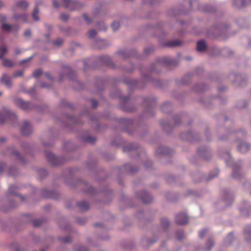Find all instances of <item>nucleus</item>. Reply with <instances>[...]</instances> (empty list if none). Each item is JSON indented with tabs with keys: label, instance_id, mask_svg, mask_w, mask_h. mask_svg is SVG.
Masks as SVG:
<instances>
[{
	"label": "nucleus",
	"instance_id": "obj_1",
	"mask_svg": "<svg viewBox=\"0 0 251 251\" xmlns=\"http://www.w3.org/2000/svg\"><path fill=\"white\" fill-rule=\"evenodd\" d=\"M17 120L16 115L11 112L8 109L3 108L0 113V124L4 123L5 121H16Z\"/></svg>",
	"mask_w": 251,
	"mask_h": 251
},
{
	"label": "nucleus",
	"instance_id": "obj_2",
	"mask_svg": "<svg viewBox=\"0 0 251 251\" xmlns=\"http://www.w3.org/2000/svg\"><path fill=\"white\" fill-rule=\"evenodd\" d=\"M63 7L70 11L79 10L83 5L80 2L75 0H62Z\"/></svg>",
	"mask_w": 251,
	"mask_h": 251
},
{
	"label": "nucleus",
	"instance_id": "obj_3",
	"mask_svg": "<svg viewBox=\"0 0 251 251\" xmlns=\"http://www.w3.org/2000/svg\"><path fill=\"white\" fill-rule=\"evenodd\" d=\"M14 102L18 106L24 110H29L31 108V105L30 102L24 101L21 98L15 99Z\"/></svg>",
	"mask_w": 251,
	"mask_h": 251
},
{
	"label": "nucleus",
	"instance_id": "obj_4",
	"mask_svg": "<svg viewBox=\"0 0 251 251\" xmlns=\"http://www.w3.org/2000/svg\"><path fill=\"white\" fill-rule=\"evenodd\" d=\"M22 134L24 136L30 135L32 131L31 125L26 121L24 122L23 126L21 128Z\"/></svg>",
	"mask_w": 251,
	"mask_h": 251
},
{
	"label": "nucleus",
	"instance_id": "obj_5",
	"mask_svg": "<svg viewBox=\"0 0 251 251\" xmlns=\"http://www.w3.org/2000/svg\"><path fill=\"white\" fill-rule=\"evenodd\" d=\"M189 219L184 213H179L176 217V222L178 225H185L188 223Z\"/></svg>",
	"mask_w": 251,
	"mask_h": 251
},
{
	"label": "nucleus",
	"instance_id": "obj_6",
	"mask_svg": "<svg viewBox=\"0 0 251 251\" xmlns=\"http://www.w3.org/2000/svg\"><path fill=\"white\" fill-rule=\"evenodd\" d=\"M46 157L48 160L53 165L56 166L59 164L58 162V158L53 153L50 152H47L46 153Z\"/></svg>",
	"mask_w": 251,
	"mask_h": 251
},
{
	"label": "nucleus",
	"instance_id": "obj_7",
	"mask_svg": "<svg viewBox=\"0 0 251 251\" xmlns=\"http://www.w3.org/2000/svg\"><path fill=\"white\" fill-rule=\"evenodd\" d=\"M139 198L144 203H149L152 200L151 196L146 191L142 192Z\"/></svg>",
	"mask_w": 251,
	"mask_h": 251
},
{
	"label": "nucleus",
	"instance_id": "obj_8",
	"mask_svg": "<svg viewBox=\"0 0 251 251\" xmlns=\"http://www.w3.org/2000/svg\"><path fill=\"white\" fill-rule=\"evenodd\" d=\"M238 150L242 153L247 152L250 149V146L245 142L241 143L238 146Z\"/></svg>",
	"mask_w": 251,
	"mask_h": 251
},
{
	"label": "nucleus",
	"instance_id": "obj_9",
	"mask_svg": "<svg viewBox=\"0 0 251 251\" xmlns=\"http://www.w3.org/2000/svg\"><path fill=\"white\" fill-rule=\"evenodd\" d=\"M1 80L8 87L11 86V77L7 75H3Z\"/></svg>",
	"mask_w": 251,
	"mask_h": 251
},
{
	"label": "nucleus",
	"instance_id": "obj_10",
	"mask_svg": "<svg viewBox=\"0 0 251 251\" xmlns=\"http://www.w3.org/2000/svg\"><path fill=\"white\" fill-rule=\"evenodd\" d=\"M251 2V0H234V4L238 7H242Z\"/></svg>",
	"mask_w": 251,
	"mask_h": 251
},
{
	"label": "nucleus",
	"instance_id": "obj_11",
	"mask_svg": "<svg viewBox=\"0 0 251 251\" xmlns=\"http://www.w3.org/2000/svg\"><path fill=\"white\" fill-rule=\"evenodd\" d=\"M232 176L236 179H239L241 176L240 169L236 165L233 168Z\"/></svg>",
	"mask_w": 251,
	"mask_h": 251
},
{
	"label": "nucleus",
	"instance_id": "obj_12",
	"mask_svg": "<svg viewBox=\"0 0 251 251\" xmlns=\"http://www.w3.org/2000/svg\"><path fill=\"white\" fill-rule=\"evenodd\" d=\"M77 205L79 209L82 211L86 210L89 208L88 203L85 201L79 202L77 203Z\"/></svg>",
	"mask_w": 251,
	"mask_h": 251
},
{
	"label": "nucleus",
	"instance_id": "obj_13",
	"mask_svg": "<svg viewBox=\"0 0 251 251\" xmlns=\"http://www.w3.org/2000/svg\"><path fill=\"white\" fill-rule=\"evenodd\" d=\"M206 49V45L203 41H200L197 43V50L199 51H204Z\"/></svg>",
	"mask_w": 251,
	"mask_h": 251
},
{
	"label": "nucleus",
	"instance_id": "obj_14",
	"mask_svg": "<svg viewBox=\"0 0 251 251\" xmlns=\"http://www.w3.org/2000/svg\"><path fill=\"white\" fill-rule=\"evenodd\" d=\"M1 29L5 31H10L12 30V28H17L18 29V28L16 25H10L7 24H2Z\"/></svg>",
	"mask_w": 251,
	"mask_h": 251
},
{
	"label": "nucleus",
	"instance_id": "obj_15",
	"mask_svg": "<svg viewBox=\"0 0 251 251\" xmlns=\"http://www.w3.org/2000/svg\"><path fill=\"white\" fill-rule=\"evenodd\" d=\"M39 13V10L38 8V6L36 5L33 9L32 14V18L36 21H37L39 20V18L38 16V14Z\"/></svg>",
	"mask_w": 251,
	"mask_h": 251
},
{
	"label": "nucleus",
	"instance_id": "obj_16",
	"mask_svg": "<svg viewBox=\"0 0 251 251\" xmlns=\"http://www.w3.org/2000/svg\"><path fill=\"white\" fill-rule=\"evenodd\" d=\"M160 62L164 64H172L174 63V61L171 59L170 57H165L161 59L160 60Z\"/></svg>",
	"mask_w": 251,
	"mask_h": 251
},
{
	"label": "nucleus",
	"instance_id": "obj_17",
	"mask_svg": "<svg viewBox=\"0 0 251 251\" xmlns=\"http://www.w3.org/2000/svg\"><path fill=\"white\" fill-rule=\"evenodd\" d=\"M244 234L249 236V238H246L247 241L251 240V226H248L244 231Z\"/></svg>",
	"mask_w": 251,
	"mask_h": 251
},
{
	"label": "nucleus",
	"instance_id": "obj_18",
	"mask_svg": "<svg viewBox=\"0 0 251 251\" xmlns=\"http://www.w3.org/2000/svg\"><path fill=\"white\" fill-rule=\"evenodd\" d=\"M28 16L25 14H24L22 15H17L14 16L13 18L15 20H22L24 22H25L27 21Z\"/></svg>",
	"mask_w": 251,
	"mask_h": 251
},
{
	"label": "nucleus",
	"instance_id": "obj_19",
	"mask_svg": "<svg viewBox=\"0 0 251 251\" xmlns=\"http://www.w3.org/2000/svg\"><path fill=\"white\" fill-rule=\"evenodd\" d=\"M18 189V188L15 185H11L8 188V192L10 194L13 195L14 196H17V193L16 191Z\"/></svg>",
	"mask_w": 251,
	"mask_h": 251
},
{
	"label": "nucleus",
	"instance_id": "obj_20",
	"mask_svg": "<svg viewBox=\"0 0 251 251\" xmlns=\"http://www.w3.org/2000/svg\"><path fill=\"white\" fill-rule=\"evenodd\" d=\"M181 42L178 40H174L169 42L167 44V46L169 47H176L180 45Z\"/></svg>",
	"mask_w": 251,
	"mask_h": 251
},
{
	"label": "nucleus",
	"instance_id": "obj_21",
	"mask_svg": "<svg viewBox=\"0 0 251 251\" xmlns=\"http://www.w3.org/2000/svg\"><path fill=\"white\" fill-rule=\"evenodd\" d=\"M28 5V3L25 1H22L17 3V6L20 7L24 9H26Z\"/></svg>",
	"mask_w": 251,
	"mask_h": 251
},
{
	"label": "nucleus",
	"instance_id": "obj_22",
	"mask_svg": "<svg viewBox=\"0 0 251 251\" xmlns=\"http://www.w3.org/2000/svg\"><path fill=\"white\" fill-rule=\"evenodd\" d=\"M7 52V49L5 46L0 47V59L3 58L5 53Z\"/></svg>",
	"mask_w": 251,
	"mask_h": 251
},
{
	"label": "nucleus",
	"instance_id": "obj_23",
	"mask_svg": "<svg viewBox=\"0 0 251 251\" xmlns=\"http://www.w3.org/2000/svg\"><path fill=\"white\" fill-rule=\"evenodd\" d=\"M2 64L4 66L8 67H12L13 65L12 61L8 59H4L2 62Z\"/></svg>",
	"mask_w": 251,
	"mask_h": 251
},
{
	"label": "nucleus",
	"instance_id": "obj_24",
	"mask_svg": "<svg viewBox=\"0 0 251 251\" xmlns=\"http://www.w3.org/2000/svg\"><path fill=\"white\" fill-rule=\"evenodd\" d=\"M213 245H214L213 241L210 239H208L206 243V250H210Z\"/></svg>",
	"mask_w": 251,
	"mask_h": 251
},
{
	"label": "nucleus",
	"instance_id": "obj_25",
	"mask_svg": "<svg viewBox=\"0 0 251 251\" xmlns=\"http://www.w3.org/2000/svg\"><path fill=\"white\" fill-rule=\"evenodd\" d=\"M96 34H97V32L95 30H94V29L91 30L88 32V37L89 38H93L95 37Z\"/></svg>",
	"mask_w": 251,
	"mask_h": 251
},
{
	"label": "nucleus",
	"instance_id": "obj_26",
	"mask_svg": "<svg viewBox=\"0 0 251 251\" xmlns=\"http://www.w3.org/2000/svg\"><path fill=\"white\" fill-rule=\"evenodd\" d=\"M119 26H120L119 23L117 22H114L111 24V27L113 31L117 30L119 28Z\"/></svg>",
	"mask_w": 251,
	"mask_h": 251
},
{
	"label": "nucleus",
	"instance_id": "obj_27",
	"mask_svg": "<svg viewBox=\"0 0 251 251\" xmlns=\"http://www.w3.org/2000/svg\"><path fill=\"white\" fill-rule=\"evenodd\" d=\"M24 74V71L23 70H19L15 72L13 75V77H17L22 76Z\"/></svg>",
	"mask_w": 251,
	"mask_h": 251
},
{
	"label": "nucleus",
	"instance_id": "obj_28",
	"mask_svg": "<svg viewBox=\"0 0 251 251\" xmlns=\"http://www.w3.org/2000/svg\"><path fill=\"white\" fill-rule=\"evenodd\" d=\"M161 224L162 226L167 227L169 226V222L167 219L164 218L161 220Z\"/></svg>",
	"mask_w": 251,
	"mask_h": 251
},
{
	"label": "nucleus",
	"instance_id": "obj_29",
	"mask_svg": "<svg viewBox=\"0 0 251 251\" xmlns=\"http://www.w3.org/2000/svg\"><path fill=\"white\" fill-rule=\"evenodd\" d=\"M42 71L41 69H37L33 73V75L34 77H38L41 75Z\"/></svg>",
	"mask_w": 251,
	"mask_h": 251
},
{
	"label": "nucleus",
	"instance_id": "obj_30",
	"mask_svg": "<svg viewBox=\"0 0 251 251\" xmlns=\"http://www.w3.org/2000/svg\"><path fill=\"white\" fill-rule=\"evenodd\" d=\"M133 150V149L131 145H128L123 148V151L124 152L128 151Z\"/></svg>",
	"mask_w": 251,
	"mask_h": 251
},
{
	"label": "nucleus",
	"instance_id": "obj_31",
	"mask_svg": "<svg viewBox=\"0 0 251 251\" xmlns=\"http://www.w3.org/2000/svg\"><path fill=\"white\" fill-rule=\"evenodd\" d=\"M96 140V139L93 137L88 136L85 139V141L88 142L94 143Z\"/></svg>",
	"mask_w": 251,
	"mask_h": 251
},
{
	"label": "nucleus",
	"instance_id": "obj_32",
	"mask_svg": "<svg viewBox=\"0 0 251 251\" xmlns=\"http://www.w3.org/2000/svg\"><path fill=\"white\" fill-rule=\"evenodd\" d=\"M42 221L40 220H36L33 221V226L37 227L41 225Z\"/></svg>",
	"mask_w": 251,
	"mask_h": 251
},
{
	"label": "nucleus",
	"instance_id": "obj_33",
	"mask_svg": "<svg viewBox=\"0 0 251 251\" xmlns=\"http://www.w3.org/2000/svg\"><path fill=\"white\" fill-rule=\"evenodd\" d=\"M12 154L14 155H15L16 156H17L18 159H19L20 160H21V161H23V157L20 154V153H19L18 151H13L12 152Z\"/></svg>",
	"mask_w": 251,
	"mask_h": 251
},
{
	"label": "nucleus",
	"instance_id": "obj_34",
	"mask_svg": "<svg viewBox=\"0 0 251 251\" xmlns=\"http://www.w3.org/2000/svg\"><path fill=\"white\" fill-rule=\"evenodd\" d=\"M207 233V230L203 229L200 231L199 233V236L200 238H203Z\"/></svg>",
	"mask_w": 251,
	"mask_h": 251
},
{
	"label": "nucleus",
	"instance_id": "obj_35",
	"mask_svg": "<svg viewBox=\"0 0 251 251\" xmlns=\"http://www.w3.org/2000/svg\"><path fill=\"white\" fill-rule=\"evenodd\" d=\"M98 25L100 26V30H103L105 31L106 30V27L104 25L103 23L102 22H100L98 23Z\"/></svg>",
	"mask_w": 251,
	"mask_h": 251
},
{
	"label": "nucleus",
	"instance_id": "obj_36",
	"mask_svg": "<svg viewBox=\"0 0 251 251\" xmlns=\"http://www.w3.org/2000/svg\"><path fill=\"white\" fill-rule=\"evenodd\" d=\"M100 60H101L102 61L105 62V63L107 65H108V61L110 60V58L108 56H101L100 57Z\"/></svg>",
	"mask_w": 251,
	"mask_h": 251
},
{
	"label": "nucleus",
	"instance_id": "obj_37",
	"mask_svg": "<svg viewBox=\"0 0 251 251\" xmlns=\"http://www.w3.org/2000/svg\"><path fill=\"white\" fill-rule=\"evenodd\" d=\"M63 43V40L61 39H59L53 42V44L55 46H59Z\"/></svg>",
	"mask_w": 251,
	"mask_h": 251
},
{
	"label": "nucleus",
	"instance_id": "obj_38",
	"mask_svg": "<svg viewBox=\"0 0 251 251\" xmlns=\"http://www.w3.org/2000/svg\"><path fill=\"white\" fill-rule=\"evenodd\" d=\"M60 18L63 21H66L68 19V15L67 14H64V13L61 14L60 15Z\"/></svg>",
	"mask_w": 251,
	"mask_h": 251
},
{
	"label": "nucleus",
	"instance_id": "obj_39",
	"mask_svg": "<svg viewBox=\"0 0 251 251\" xmlns=\"http://www.w3.org/2000/svg\"><path fill=\"white\" fill-rule=\"evenodd\" d=\"M82 17L87 24H90L92 21V20L88 18L86 14L83 15Z\"/></svg>",
	"mask_w": 251,
	"mask_h": 251
},
{
	"label": "nucleus",
	"instance_id": "obj_40",
	"mask_svg": "<svg viewBox=\"0 0 251 251\" xmlns=\"http://www.w3.org/2000/svg\"><path fill=\"white\" fill-rule=\"evenodd\" d=\"M6 20V17L5 15H0V23L5 24Z\"/></svg>",
	"mask_w": 251,
	"mask_h": 251
},
{
	"label": "nucleus",
	"instance_id": "obj_41",
	"mask_svg": "<svg viewBox=\"0 0 251 251\" xmlns=\"http://www.w3.org/2000/svg\"><path fill=\"white\" fill-rule=\"evenodd\" d=\"M60 240L65 243H69L71 241V238L70 236H68L65 238L60 239Z\"/></svg>",
	"mask_w": 251,
	"mask_h": 251
},
{
	"label": "nucleus",
	"instance_id": "obj_42",
	"mask_svg": "<svg viewBox=\"0 0 251 251\" xmlns=\"http://www.w3.org/2000/svg\"><path fill=\"white\" fill-rule=\"evenodd\" d=\"M233 235L232 233H230L227 235L226 239L229 240V243H230L231 242V240L233 239Z\"/></svg>",
	"mask_w": 251,
	"mask_h": 251
},
{
	"label": "nucleus",
	"instance_id": "obj_43",
	"mask_svg": "<svg viewBox=\"0 0 251 251\" xmlns=\"http://www.w3.org/2000/svg\"><path fill=\"white\" fill-rule=\"evenodd\" d=\"M31 34V31L29 29H27L24 33V36L25 37H28Z\"/></svg>",
	"mask_w": 251,
	"mask_h": 251
},
{
	"label": "nucleus",
	"instance_id": "obj_44",
	"mask_svg": "<svg viewBox=\"0 0 251 251\" xmlns=\"http://www.w3.org/2000/svg\"><path fill=\"white\" fill-rule=\"evenodd\" d=\"M97 101L95 100H92V105L93 108H96L97 106Z\"/></svg>",
	"mask_w": 251,
	"mask_h": 251
},
{
	"label": "nucleus",
	"instance_id": "obj_45",
	"mask_svg": "<svg viewBox=\"0 0 251 251\" xmlns=\"http://www.w3.org/2000/svg\"><path fill=\"white\" fill-rule=\"evenodd\" d=\"M52 4L55 8H57L59 7V4L56 0H52Z\"/></svg>",
	"mask_w": 251,
	"mask_h": 251
},
{
	"label": "nucleus",
	"instance_id": "obj_46",
	"mask_svg": "<svg viewBox=\"0 0 251 251\" xmlns=\"http://www.w3.org/2000/svg\"><path fill=\"white\" fill-rule=\"evenodd\" d=\"M75 251H87V250L85 248L80 247L79 249H75Z\"/></svg>",
	"mask_w": 251,
	"mask_h": 251
},
{
	"label": "nucleus",
	"instance_id": "obj_47",
	"mask_svg": "<svg viewBox=\"0 0 251 251\" xmlns=\"http://www.w3.org/2000/svg\"><path fill=\"white\" fill-rule=\"evenodd\" d=\"M45 76L50 79H51L52 78L50 77V74L49 73H46L45 74Z\"/></svg>",
	"mask_w": 251,
	"mask_h": 251
},
{
	"label": "nucleus",
	"instance_id": "obj_48",
	"mask_svg": "<svg viewBox=\"0 0 251 251\" xmlns=\"http://www.w3.org/2000/svg\"><path fill=\"white\" fill-rule=\"evenodd\" d=\"M15 53L16 54H19L20 53V50L19 49H16L15 50Z\"/></svg>",
	"mask_w": 251,
	"mask_h": 251
},
{
	"label": "nucleus",
	"instance_id": "obj_49",
	"mask_svg": "<svg viewBox=\"0 0 251 251\" xmlns=\"http://www.w3.org/2000/svg\"><path fill=\"white\" fill-rule=\"evenodd\" d=\"M31 58H29L28 60H23L21 62V64H23L24 63H25V62L27 61H29L30 60Z\"/></svg>",
	"mask_w": 251,
	"mask_h": 251
},
{
	"label": "nucleus",
	"instance_id": "obj_50",
	"mask_svg": "<svg viewBox=\"0 0 251 251\" xmlns=\"http://www.w3.org/2000/svg\"><path fill=\"white\" fill-rule=\"evenodd\" d=\"M5 141V139L3 137L0 138V143L4 142Z\"/></svg>",
	"mask_w": 251,
	"mask_h": 251
},
{
	"label": "nucleus",
	"instance_id": "obj_51",
	"mask_svg": "<svg viewBox=\"0 0 251 251\" xmlns=\"http://www.w3.org/2000/svg\"><path fill=\"white\" fill-rule=\"evenodd\" d=\"M41 86L43 87V88H45V87H47L48 86L46 84H45L44 83H42L41 84Z\"/></svg>",
	"mask_w": 251,
	"mask_h": 251
},
{
	"label": "nucleus",
	"instance_id": "obj_52",
	"mask_svg": "<svg viewBox=\"0 0 251 251\" xmlns=\"http://www.w3.org/2000/svg\"><path fill=\"white\" fill-rule=\"evenodd\" d=\"M228 197H229L228 198H229V201H232V198L231 196V195H229Z\"/></svg>",
	"mask_w": 251,
	"mask_h": 251
},
{
	"label": "nucleus",
	"instance_id": "obj_53",
	"mask_svg": "<svg viewBox=\"0 0 251 251\" xmlns=\"http://www.w3.org/2000/svg\"><path fill=\"white\" fill-rule=\"evenodd\" d=\"M2 2L0 1V8L2 6Z\"/></svg>",
	"mask_w": 251,
	"mask_h": 251
},
{
	"label": "nucleus",
	"instance_id": "obj_54",
	"mask_svg": "<svg viewBox=\"0 0 251 251\" xmlns=\"http://www.w3.org/2000/svg\"><path fill=\"white\" fill-rule=\"evenodd\" d=\"M186 59H187V60H190L191 59V57H187V58H186Z\"/></svg>",
	"mask_w": 251,
	"mask_h": 251
},
{
	"label": "nucleus",
	"instance_id": "obj_55",
	"mask_svg": "<svg viewBox=\"0 0 251 251\" xmlns=\"http://www.w3.org/2000/svg\"><path fill=\"white\" fill-rule=\"evenodd\" d=\"M145 53H148V51H147V49H145V50H144Z\"/></svg>",
	"mask_w": 251,
	"mask_h": 251
},
{
	"label": "nucleus",
	"instance_id": "obj_56",
	"mask_svg": "<svg viewBox=\"0 0 251 251\" xmlns=\"http://www.w3.org/2000/svg\"><path fill=\"white\" fill-rule=\"evenodd\" d=\"M77 222L80 224H82L79 220H77Z\"/></svg>",
	"mask_w": 251,
	"mask_h": 251
},
{
	"label": "nucleus",
	"instance_id": "obj_57",
	"mask_svg": "<svg viewBox=\"0 0 251 251\" xmlns=\"http://www.w3.org/2000/svg\"><path fill=\"white\" fill-rule=\"evenodd\" d=\"M95 226H99L100 225H99V224H95Z\"/></svg>",
	"mask_w": 251,
	"mask_h": 251
},
{
	"label": "nucleus",
	"instance_id": "obj_58",
	"mask_svg": "<svg viewBox=\"0 0 251 251\" xmlns=\"http://www.w3.org/2000/svg\"><path fill=\"white\" fill-rule=\"evenodd\" d=\"M215 177V176H212L211 175H210V178H213V177Z\"/></svg>",
	"mask_w": 251,
	"mask_h": 251
},
{
	"label": "nucleus",
	"instance_id": "obj_59",
	"mask_svg": "<svg viewBox=\"0 0 251 251\" xmlns=\"http://www.w3.org/2000/svg\"><path fill=\"white\" fill-rule=\"evenodd\" d=\"M62 76L61 75L60 78V80L61 81V80H62Z\"/></svg>",
	"mask_w": 251,
	"mask_h": 251
},
{
	"label": "nucleus",
	"instance_id": "obj_60",
	"mask_svg": "<svg viewBox=\"0 0 251 251\" xmlns=\"http://www.w3.org/2000/svg\"><path fill=\"white\" fill-rule=\"evenodd\" d=\"M2 95V93L0 91V96H1Z\"/></svg>",
	"mask_w": 251,
	"mask_h": 251
},
{
	"label": "nucleus",
	"instance_id": "obj_61",
	"mask_svg": "<svg viewBox=\"0 0 251 251\" xmlns=\"http://www.w3.org/2000/svg\"><path fill=\"white\" fill-rule=\"evenodd\" d=\"M198 151H199V152H200V151H200V149H198Z\"/></svg>",
	"mask_w": 251,
	"mask_h": 251
},
{
	"label": "nucleus",
	"instance_id": "obj_62",
	"mask_svg": "<svg viewBox=\"0 0 251 251\" xmlns=\"http://www.w3.org/2000/svg\"><path fill=\"white\" fill-rule=\"evenodd\" d=\"M2 171V169L0 168V173Z\"/></svg>",
	"mask_w": 251,
	"mask_h": 251
},
{
	"label": "nucleus",
	"instance_id": "obj_63",
	"mask_svg": "<svg viewBox=\"0 0 251 251\" xmlns=\"http://www.w3.org/2000/svg\"><path fill=\"white\" fill-rule=\"evenodd\" d=\"M120 54H123V52H120Z\"/></svg>",
	"mask_w": 251,
	"mask_h": 251
},
{
	"label": "nucleus",
	"instance_id": "obj_64",
	"mask_svg": "<svg viewBox=\"0 0 251 251\" xmlns=\"http://www.w3.org/2000/svg\"><path fill=\"white\" fill-rule=\"evenodd\" d=\"M41 251H44L43 250H41Z\"/></svg>",
	"mask_w": 251,
	"mask_h": 251
}]
</instances>
